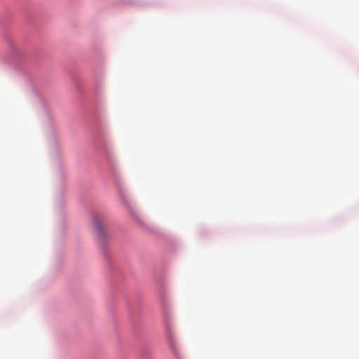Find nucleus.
Listing matches in <instances>:
<instances>
[{"label":"nucleus","instance_id":"nucleus-3","mask_svg":"<svg viewBox=\"0 0 359 359\" xmlns=\"http://www.w3.org/2000/svg\"><path fill=\"white\" fill-rule=\"evenodd\" d=\"M172 352L174 353V354L175 355L176 358L177 359H180L179 353H178V352L177 351L176 347L174 345H172Z\"/></svg>","mask_w":359,"mask_h":359},{"label":"nucleus","instance_id":"nucleus-2","mask_svg":"<svg viewBox=\"0 0 359 359\" xmlns=\"http://www.w3.org/2000/svg\"><path fill=\"white\" fill-rule=\"evenodd\" d=\"M167 333H168V334L169 336L170 341L173 342V341H174V335H173V333L172 332L171 327L169 325L167 326Z\"/></svg>","mask_w":359,"mask_h":359},{"label":"nucleus","instance_id":"nucleus-1","mask_svg":"<svg viewBox=\"0 0 359 359\" xmlns=\"http://www.w3.org/2000/svg\"><path fill=\"white\" fill-rule=\"evenodd\" d=\"M93 222L96 233L100 236L104 235V228L98 215H94L93 217Z\"/></svg>","mask_w":359,"mask_h":359}]
</instances>
